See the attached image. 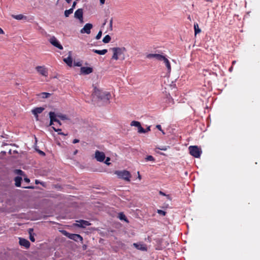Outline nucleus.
I'll list each match as a JSON object with an SVG mask.
<instances>
[{"label":"nucleus","mask_w":260,"mask_h":260,"mask_svg":"<svg viewBox=\"0 0 260 260\" xmlns=\"http://www.w3.org/2000/svg\"><path fill=\"white\" fill-rule=\"evenodd\" d=\"M157 213L162 216H165L166 214V212L161 210H157Z\"/></svg>","instance_id":"473e14b6"},{"label":"nucleus","mask_w":260,"mask_h":260,"mask_svg":"<svg viewBox=\"0 0 260 260\" xmlns=\"http://www.w3.org/2000/svg\"><path fill=\"white\" fill-rule=\"evenodd\" d=\"M232 70H233V67H231L230 68L229 70H230V72H231V71H232Z\"/></svg>","instance_id":"052dcab7"},{"label":"nucleus","mask_w":260,"mask_h":260,"mask_svg":"<svg viewBox=\"0 0 260 260\" xmlns=\"http://www.w3.org/2000/svg\"><path fill=\"white\" fill-rule=\"evenodd\" d=\"M74 16L75 18L79 19L80 20H83V9H78L77 10L74 14Z\"/></svg>","instance_id":"2eb2a0df"},{"label":"nucleus","mask_w":260,"mask_h":260,"mask_svg":"<svg viewBox=\"0 0 260 260\" xmlns=\"http://www.w3.org/2000/svg\"><path fill=\"white\" fill-rule=\"evenodd\" d=\"M110 160V158L109 157H107L105 161V163L106 164H107V165H109L110 164V163L109 162Z\"/></svg>","instance_id":"58836bf2"},{"label":"nucleus","mask_w":260,"mask_h":260,"mask_svg":"<svg viewBox=\"0 0 260 260\" xmlns=\"http://www.w3.org/2000/svg\"><path fill=\"white\" fill-rule=\"evenodd\" d=\"M156 148L158 149L159 150H164V151H166L167 150V148L166 146H163L161 147H156Z\"/></svg>","instance_id":"4c0bfd02"},{"label":"nucleus","mask_w":260,"mask_h":260,"mask_svg":"<svg viewBox=\"0 0 260 260\" xmlns=\"http://www.w3.org/2000/svg\"><path fill=\"white\" fill-rule=\"evenodd\" d=\"M156 127L158 129H159L160 131H161V132L162 133V134H165L164 132V131L162 130V129H161V125H159V124L157 125L156 126Z\"/></svg>","instance_id":"e433bc0d"},{"label":"nucleus","mask_w":260,"mask_h":260,"mask_svg":"<svg viewBox=\"0 0 260 260\" xmlns=\"http://www.w3.org/2000/svg\"><path fill=\"white\" fill-rule=\"evenodd\" d=\"M118 217L121 220H124V221H126L127 222H128V221L127 220V218H126L125 215L122 212L119 213Z\"/></svg>","instance_id":"b1692460"},{"label":"nucleus","mask_w":260,"mask_h":260,"mask_svg":"<svg viewBox=\"0 0 260 260\" xmlns=\"http://www.w3.org/2000/svg\"><path fill=\"white\" fill-rule=\"evenodd\" d=\"M36 70L41 75L45 77L48 76V70L44 66H37L36 68Z\"/></svg>","instance_id":"6e6552de"},{"label":"nucleus","mask_w":260,"mask_h":260,"mask_svg":"<svg viewBox=\"0 0 260 260\" xmlns=\"http://www.w3.org/2000/svg\"><path fill=\"white\" fill-rule=\"evenodd\" d=\"M102 31H101V30H100V31L98 32V34H97V35L96 36V37H95V39H96V40H99V39H100L101 38V37H102Z\"/></svg>","instance_id":"f704fd0d"},{"label":"nucleus","mask_w":260,"mask_h":260,"mask_svg":"<svg viewBox=\"0 0 260 260\" xmlns=\"http://www.w3.org/2000/svg\"><path fill=\"white\" fill-rule=\"evenodd\" d=\"M41 94L43 98H48L51 95V94L48 92H42Z\"/></svg>","instance_id":"2f4dec72"},{"label":"nucleus","mask_w":260,"mask_h":260,"mask_svg":"<svg viewBox=\"0 0 260 260\" xmlns=\"http://www.w3.org/2000/svg\"><path fill=\"white\" fill-rule=\"evenodd\" d=\"M95 158L97 161L103 162L105 159L106 156L105 153L103 152L96 150L95 152Z\"/></svg>","instance_id":"0eeeda50"},{"label":"nucleus","mask_w":260,"mask_h":260,"mask_svg":"<svg viewBox=\"0 0 260 260\" xmlns=\"http://www.w3.org/2000/svg\"><path fill=\"white\" fill-rule=\"evenodd\" d=\"M62 234L70 239L73 240L76 242H81L82 243L83 238L79 234H70L66 231H62Z\"/></svg>","instance_id":"39448f33"},{"label":"nucleus","mask_w":260,"mask_h":260,"mask_svg":"<svg viewBox=\"0 0 260 260\" xmlns=\"http://www.w3.org/2000/svg\"><path fill=\"white\" fill-rule=\"evenodd\" d=\"M4 32L3 30L0 27V34H4Z\"/></svg>","instance_id":"6e6d98bb"},{"label":"nucleus","mask_w":260,"mask_h":260,"mask_svg":"<svg viewBox=\"0 0 260 260\" xmlns=\"http://www.w3.org/2000/svg\"><path fill=\"white\" fill-rule=\"evenodd\" d=\"M119 178L124 179V180L129 181L131 177V175L129 172L123 170L122 171H116L115 173Z\"/></svg>","instance_id":"20e7f679"},{"label":"nucleus","mask_w":260,"mask_h":260,"mask_svg":"<svg viewBox=\"0 0 260 260\" xmlns=\"http://www.w3.org/2000/svg\"><path fill=\"white\" fill-rule=\"evenodd\" d=\"M19 244L21 246H23L25 247L26 248H29V246H30V243L26 239L20 238H19Z\"/></svg>","instance_id":"dca6fc26"},{"label":"nucleus","mask_w":260,"mask_h":260,"mask_svg":"<svg viewBox=\"0 0 260 260\" xmlns=\"http://www.w3.org/2000/svg\"><path fill=\"white\" fill-rule=\"evenodd\" d=\"M92 51L96 54H100V55H104L107 52V49H103L102 50H96V49H93Z\"/></svg>","instance_id":"4be33fe9"},{"label":"nucleus","mask_w":260,"mask_h":260,"mask_svg":"<svg viewBox=\"0 0 260 260\" xmlns=\"http://www.w3.org/2000/svg\"><path fill=\"white\" fill-rule=\"evenodd\" d=\"M154 55H155V54L150 53V54H147V55H146V57H147V58H154Z\"/></svg>","instance_id":"c9c22d12"},{"label":"nucleus","mask_w":260,"mask_h":260,"mask_svg":"<svg viewBox=\"0 0 260 260\" xmlns=\"http://www.w3.org/2000/svg\"><path fill=\"white\" fill-rule=\"evenodd\" d=\"M112 22H113V18H112L110 20V23H109V24H110V29L112 30Z\"/></svg>","instance_id":"ea45409f"},{"label":"nucleus","mask_w":260,"mask_h":260,"mask_svg":"<svg viewBox=\"0 0 260 260\" xmlns=\"http://www.w3.org/2000/svg\"><path fill=\"white\" fill-rule=\"evenodd\" d=\"M100 1L101 4L103 5L105 4V0H100Z\"/></svg>","instance_id":"864d4df0"},{"label":"nucleus","mask_w":260,"mask_h":260,"mask_svg":"<svg viewBox=\"0 0 260 260\" xmlns=\"http://www.w3.org/2000/svg\"><path fill=\"white\" fill-rule=\"evenodd\" d=\"M34 235H35L34 234H29V239L32 242H34L35 241V238L34 237Z\"/></svg>","instance_id":"72a5a7b5"},{"label":"nucleus","mask_w":260,"mask_h":260,"mask_svg":"<svg viewBox=\"0 0 260 260\" xmlns=\"http://www.w3.org/2000/svg\"><path fill=\"white\" fill-rule=\"evenodd\" d=\"M111 37L109 35H107L103 38V42L104 43H108L111 41Z\"/></svg>","instance_id":"a878e982"},{"label":"nucleus","mask_w":260,"mask_h":260,"mask_svg":"<svg viewBox=\"0 0 260 260\" xmlns=\"http://www.w3.org/2000/svg\"><path fill=\"white\" fill-rule=\"evenodd\" d=\"M162 61H164V63L165 64V65L167 68L168 73H170L171 71V67L170 61L165 56V58L162 59Z\"/></svg>","instance_id":"f3484780"},{"label":"nucleus","mask_w":260,"mask_h":260,"mask_svg":"<svg viewBox=\"0 0 260 260\" xmlns=\"http://www.w3.org/2000/svg\"><path fill=\"white\" fill-rule=\"evenodd\" d=\"M53 122H54V121H52V120H50V123H49V125L50 126H51L53 124Z\"/></svg>","instance_id":"603ef678"},{"label":"nucleus","mask_w":260,"mask_h":260,"mask_svg":"<svg viewBox=\"0 0 260 260\" xmlns=\"http://www.w3.org/2000/svg\"><path fill=\"white\" fill-rule=\"evenodd\" d=\"M24 180L25 182H26L27 183H29L30 182L29 179L27 177L24 178Z\"/></svg>","instance_id":"c03bdc74"},{"label":"nucleus","mask_w":260,"mask_h":260,"mask_svg":"<svg viewBox=\"0 0 260 260\" xmlns=\"http://www.w3.org/2000/svg\"><path fill=\"white\" fill-rule=\"evenodd\" d=\"M146 161H154L155 159L152 155H148L145 157Z\"/></svg>","instance_id":"c756f323"},{"label":"nucleus","mask_w":260,"mask_h":260,"mask_svg":"<svg viewBox=\"0 0 260 260\" xmlns=\"http://www.w3.org/2000/svg\"><path fill=\"white\" fill-rule=\"evenodd\" d=\"M194 29L195 36L201 31V30L199 28V25L197 23L194 24Z\"/></svg>","instance_id":"5701e85b"},{"label":"nucleus","mask_w":260,"mask_h":260,"mask_svg":"<svg viewBox=\"0 0 260 260\" xmlns=\"http://www.w3.org/2000/svg\"><path fill=\"white\" fill-rule=\"evenodd\" d=\"M72 0H66V2L68 3V4H69L71 3Z\"/></svg>","instance_id":"4d7b16f0"},{"label":"nucleus","mask_w":260,"mask_h":260,"mask_svg":"<svg viewBox=\"0 0 260 260\" xmlns=\"http://www.w3.org/2000/svg\"><path fill=\"white\" fill-rule=\"evenodd\" d=\"M133 246L138 250L142 251H147V250L146 245L143 243H134Z\"/></svg>","instance_id":"ddd939ff"},{"label":"nucleus","mask_w":260,"mask_h":260,"mask_svg":"<svg viewBox=\"0 0 260 260\" xmlns=\"http://www.w3.org/2000/svg\"><path fill=\"white\" fill-rule=\"evenodd\" d=\"M44 109L43 107H37L31 110V112L35 116L37 120H38V114L41 113Z\"/></svg>","instance_id":"9b49d317"},{"label":"nucleus","mask_w":260,"mask_h":260,"mask_svg":"<svg viewBox=\"0 0 260 260\" xmlns=\"http://www.w3.org/2000/svg\"><path fill=\"white\" fill-rule=\"evenodd\" d=\"M131 125L137 127L139 133H145V129L142 127L140 122L132 121L131 123Z\"/></svg>","instance_id":"9d476101"},{"label":"nucleus","mask_w":260,"mask_h":260,"mask_svg":"<svg viewBox=\"0 0 260 260\" xmlns=\"http://www.w3.org/2000/svg\"><path fill=\"white\" fill-rule=\"evenodd\" d=\"M12 17L16 20H22V19H26V16L22 15V14H19V15H12Z\"/></svg>","instance_id":"412c9836"},{"label":"nucleus","mask_w":260,"mask_h":260,"mask_svg":"<svg viewBox=\"0 0 260 260\" xmlns=\"http://www.w3.org/2000/svg\"><path fill=\"white\" fill-rule=\"evenodd\" d=\"M235 62H236V61H235H235H233V64L235 63Z\"/></svg>","instance_id":"680f3d73"},{"label":"nucleus","mask_w":260,"mask_h":260,"mask_svg":"<svg viewBox=\"0 0 260 260\" xmlns=\"http://www.w3.org/2000/svg\"><path fill=\"white\" fill-rule=\"evenodd\" d=\"M77 152H78V150H76V151H75V152H74V155L76 154H77Z\"/></svg>","instance_id":"bf43d9fd"},{"label":"nucleus","mask_w":260,"mask_h":260,"mask_svg":"<svg viewBox=\"0 0 260 260\" xmlns=\"http://www.w3.org/2000/svg\"><path fill=\"white\" fill-rule=\"evenodd\" d=\"M173 102V99L170 96L169 98H168V103Z\"/></svg>","instance_id":"a18cd8bd"},{"label":"nucleus","mask_w":260,"mask_h":260,"mask_svg":"<svg viewBox=\"0 0 260 260\" xmlns=\"http://www.w3.org/2000/svg\"><path fill=\"white\" fill-rule=\"evenodd\" d=\"M159 194H161V195H162V196H167V198H168V199H169V198H170L169 195H166L164 192H162V191H159Z\"/></svg>","instance_id":"a19ab883"},{"label":"nucleus","mask_w":260,"mask_h":260,"mask_svg":"<svg viewBox=\"0 0 260 260\" xmlns=\"http://www.w3.org/2000/svg\"><path fill=\"white\" fill-rule=\"evenodd\" d=\"M22 180V178L20 176H17L14 178L15 184L17 187L21 186V182Z\"/></svg>","instance_id":"aec40b11"},{"label":"nucleus","mask_w":260,"mask_h":260,"mask_svg":"<svg viewBox=\"0 0 260 260\" xmlns=\"http://www.w3.org/2000/svg\"><path fill=\"white\" fill-rule=\"evenodd\" d=\"M150 131V126H149L146 129H145V133Z\"/></svg>","instance_id":"de8ad7c7"},{"label":"nucleus","mask_w":260,"mask_h":260,"mask_svg":"<svg viewBox=\"0 0 260 260\" xmlns=\"http://www.w3.org/2000/svg\"><path fill=\"white\" fill-rule=\"evenodd\" d=\"M112 50L113 52L112 59L115 60H118L119 58L122 60L124 59V53L126 51V49L124 47H114L112 48Z\"/></svg>","instance_id":"f03ea898"},{"label":"nucleus","mask_w":260,"mask_h":260,"mask_svg":"<svg viewBox=\"0 0 260 260\" xmlns=\"http://www.w3.org/2000/svg\"><path fill=\"white\" fill-rule=\"evenodd\" d=\"M188 149L190 155L196 158H199L202 152L201 149L197 146H190Z\"/></svg>","instance_id":"7ed1b4c3"},{"label":"nucleus","mask_w":260,"mask_h":260,"mask_svg":"<svg viewBox=\"0 0 260 260\" xmlns=\"http://www.w3.org/2000/svg\"><path fill=\"white\" fill-rule=\"evenodd\" d=\"M92 95L93 98H97L104 102H108L111 96L109 92L102 91L96 87H94Z\"/></svg>","instance_id":"f257e3e1"},{"label":"nucleus","mask_w":260,"mask_h":260,"mask_svg":"<svg viewBox=\"0 0 260 260\" xmlns=\"http://www.w3.org/2000/svg\"><path fill=\"white\" fill-rule=\"evenodd\" d=\"M28 231L29 235L30 234H34L33 233L34 229L32 228L29 229Z\"/></svg>","instance_id":"37998d69"},{"label":"nucleus","mask_w":260,"mask_h":260,"mask_svg":"<svg viewBox=\"0 0 260 260\" xmlns=\"http://www.w3.org/2000/svg\"><path fill=\"white\" fill-rule=\"evenodd\" d=\"M76 66H80V64H79V63H77Z\"/></svg>","instance_id":"e2e57ef3"},{"label":"nucleus","mask_w":260,"mask_h":260,"mask_svg":"<svg viewBox=\"0 0 260 260\" xmlns=\"http://www.w3.org/2000/svg\"><path fill=\"white\" fill-rule=\"evenodd\" d=\"M76 4H77L76 2H73L72 8H73V10H74V9L75 8Z\"/></svg>","instance_id":"79ce46f5"},{"label":"nucleus","mask_w":260,"mask_h":260,"mask_svg":"<svg viewBox=\"0 0 260 260\" xmlns=\"http://www.w3.org/2000/svg\"><path fill=\"white\" fill-rule=\"evenodd\" d=\"M50 43L54 46L58 48L59 49L62 50L63 49L62 46L60 44L59 41L57 40V39L53 36L49 40Z\"/></svg>","instance_id":"423d86ee"},{"label":"nucleus","mask_w":260,"mask_h":260,"mask_svg":"<svg viewBox=\"0 0 260 260\" xmlns=\"http://www.w3.org/2000/svg\"><path fill=\"white\" fill-rule=\"evenodd\" d=\"M23 187L25 188H29V189H34V188H35L34 186H25V187Z\"/></svg>","instance_id":"09e8293b"},{"label":"nucleus","mask_w":260,"mask_h":260,"mask_svg":"<svg viewBox=\"0 0 260 260\" xmlns=\"http://www.w3.org/2000/svg\"><path fill=\"white\" fill-rule=\"evenodd\" d=\"M92 24L91 23H86L84 27L80 30L81 34L86 33L89 34L91 32V29L92 28Z\"/></svg>","instance_id":"1a4fd4ad"},{"label":"nucleus","mask_w":260,"mask_h":260,"mask_svg":"<svg viewBox=\"0 0 260 260\" xmlns=\"http://www.w3.org/2000/svg\"><path fill=\"white\" fill-rule=\"evenodd\" d=\"M57 121H55V122H57L59 125H61V122L58 119H57Z\"/></svg>","instance_id":"5fc2aeb1"},{"label":"nucleus","mask_w":260,"mask_h":260,"mask_svg":"<svg viewBox=\"0 0 260 260\" xmlns=\"http://www.w3.org/2000/svg\"><path fill=\"white\" fill-rule=\"evenodd\" d=\"M138 178L140 179H141V176L139 174V172H138Z\"/></svg>","instance_id":"13d9d810"},{"label":"nucleus","mask_w":260,"mask_h":260,"mask_svg":"<svg viewBox=\"0 0 260 260\" xmlns=\"http://www.w3.org/2000/svg\"><path fill=\"white\" fill-rule=\"evenodd\" d=\"M154 58L158 60H162V59L165 58V56L159 54H155Z\"/></svg>","instance_id":"cd10ccee"},{"label":"nucleus","mask_w":260,"mask_h":260,"mask_svg":"<svg viewBox=\"0 0 260 260\" xmlns=\"http://www.w3.org/2000/svg\"><path fill=\"white\" fill-rule=\"evenodd\" d=\"M73 8H70V9L69 10H67L64 11V16L66 17H68L69 16V15L70 14H71L72 13H73Z\"/></svg>","instance_id":"bb28decb"},{"label":"nucleus","mask_w":260,"mask_h":260,"mask_svg":"<svg viewBox=\"0 0 260 260\" xmlns=\"http://www.w3.org/2000/svg\"><path fill=\"white\" fill-rule=\"evenodd\" d=\"M63 61L70 67L72 66L73 59L72 57L69 55L67 58L63 59Z\"/></svg>","instance_id":"a211bd4d"},{"label":"nucleus","mask_w":260,"mask_h":260,"mask_svg":"<svg viewBox=\"0 0 260 260\" xmlns=\"http://www.w3.org/2000/svg\"><path fill=\"white\" fill-rule=\"evenodd\" d=\"M77 222H78V223H77L76 225L83 228H85L86 226L91 224L89 221L84 220H80L79 221H77Z\"/></svg>","instance_id":"f8f14e48"},{"label":"nucleus","mask_w":260,"mask_h":260,"mask_svg":"<svg viewBox=\"0 0 260 260\" xmlns=\"http://www.w3.org/2000/svg\"><path fill=\"white\" fill-rule=\"evenodd\" d=\"M80 72L82 74L84 75H88L93 72V69L90 67H81Z\"/></svg>","instance_id":"4468645a"},{"label":"nucleus","mask_w":260,"mask_h":260,"mask_svg":"<svg viewBox=\"0 0 260 260\" xmlns=\"http://www.w3.org/2000/svg\"><path fill=\"white\" fill-rule=\"evenodd\" d=\"M106 23V21H105L104 23V25H105Z\"/></svg>","instance_id":"0e129e2a"},{"label":"nucleus","mask_w":260,"mask_h":260,"mask_svg":"<svg viewBox=\"0 0 260 260\" xmlns=\"http://www.w3.org/2000/svg\"><path fill=\"white\" fill-rule=\"evenodd\" d=\"M35 183L36 184H42V185L43 184V183L40 182L38 180H36Z\"/></svg>","instance_id":"8fccbe9b"},{"label":"nucleus","mask_w":260,"mask_h":260,"mask_svg":"<svg viewBox=\"0 0 260 260\" xmlns=\"http://www.w3.org/2000/svg\"><path fill=\"white\" fill-rule=\"evenodd\" d=\"M57 117L59 118L61 120H68L69 119L68 117L66 115L62 114L61 113L56 114Z\"/></svg>","instance_id":"393cba45"},{"label":"nucleus","mask_w":260,"mask_h":260,"mask_svg":"<svg viewBox=\"0 0 260 260\" xmlns=\"http://www.w3.org/2000/svg\"><path fill=\"white\" fill-rule=\"evenodd\" d=\"M78 142H79V140L77 139H74L73 141V143H74V144H76Z\"/></svg>","instance_id":"49530a36"},{"label":"nucleus","mask_w":260,"mask_h":260,"mask_svg":"<svg viewBox=\"0 0 260 260\" xmlns=\"http://www.w3.org/2000/svg\"><path fill=\"white\" fill-rule=\"evenodd\" d=\"M49 118H50V120H52V121H54V122L55 121H57V116L56 115V114L55 113V112H50L49 113Z\"/></svg>","instance_id":"6ab92c4d"},{"label":"nucleus","mask_w":260,"mask_h":260,"mask_svg":"<svg viewBox=\"0 0 260 260\" xmlns=\"http://www.w3.org/2000/svg\"><path fill=\"white\" fill-rule=\"evenodd\" d=\"M39 153L40 154H41V155H43V156H44V155H45V153L43 151H41V150H39Z\"/></svg>","instance_id":"3c124183"},{"label":"nucleus","mask_w":260,"mask_h":260,"mask_svg":"<svg viewBox=\"0 0 260 260\" xmlns=\"http://www.w3.org/2000/svg\"><path fill=\"white\" fill-rule=\"evenodd\" d=\"M15 172L18 175H21V176L24 175V172H23L21 170H19V169L15 170Z\"/></svg>","instance_id":"7c9ffc66"},{"label":"nucleus","mask_w":260,"mask_h":260,"mask_svg":"<svg viewBox=\"0 0 260 260\" xmlns=\"http://www.w3.org/2000/svg\"><path fill=\"white\" fill-rule=\"evenodd\" d=\"M53 129L56 132H58V134L60 135H63V136H67L68 134H65L64 133L61 132V129L59 128H56L55 127L52 126V127Z\"/></svg>","instance_id":"c85d7f7f"}]
</instances>
